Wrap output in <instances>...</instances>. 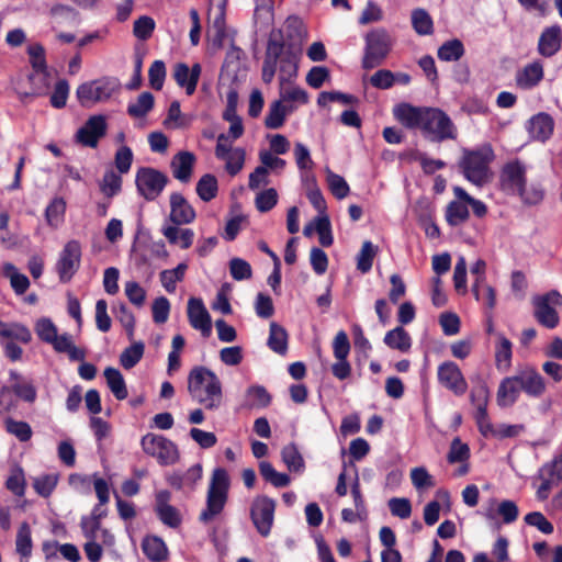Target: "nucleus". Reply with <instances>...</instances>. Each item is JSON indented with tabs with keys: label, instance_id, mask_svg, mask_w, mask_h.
<instances>
[{
	"label": "nucleus",
	"instance_id": "nucleus-55",
	"mask_svg": "<svg viewBox=\"0 0 562 562\" xmlns=\"http://www.w3.org/2000/svg\"><path fill=\"white\" fill-rule=\"evenodd\" d=\"M328 102H340L342 104H355L358 103V98L342 93L340 91H323L317 98V104L319 106H326Z\"/></svg>",
	"mask_w": 562,
	"mask_h": 562
},
{
	"label": "nucleus",
	"instance_id": "nucleus-44",
	"mask_svg": "<svg viewBox=\"0 0 562 562\" xmlns=\"http://www.w3.org/2000/svg\"><path fill=\"white\" fill-rule=\"evenodd\" d=\"M464 55V46L460 40L445 42L438 48V58L443 61H457Z\"/></svg>",
	"mask_w": 562,
	"mask_h": 562
},
{
	"label": "nucleus",
	"instance_id": "nucleus-24",
	"mask_svg": "<svg viewBox=\"0 0 562 562\" xmlns=\"http://www.w3.org/2000/svg\"><path fill=\"white\" fill-rule=\"evenodd\" d=\"M196 157L193 153L182 150L176 154L170 162L172 176L180 182L188 183L191 180Z\"/></svg>",
	"mask_w": 562,
	"mask_h": 562
},
{
	"label": "nucleus",
	"instance_id": "nucleus-20",
	"mask_svg": "<svg viewBox=\"0 0 562 562\" xmlns=\"http://www.w3.org/2000/svg\"><path fill=\"white\" fill-rule=\"evenodd\" d=\"M202 67L199 63L193 64L191 68L184 63H178L173 68V78L177 85L186 89L188 95L195 92Z\"/></svg>",
	"mask_w": 562,
	"mask_h": 562
},
{
	"label": "nucleus",
	"instance_id": "nucleus-23",
	"mask_svg": "<svg viewBox=\"0 0 562 562\" xmlns=\"http://www.w3.org/2000/svg\"><path fill=\"white\" fill-rule=\"evenodd\" d=\"M517 373L504 378L498 385L496 402L499 407H512L519 398L521 393Z\"/></svg>",
	"mask_w": 562,
	"mask_h": 562
},
{
	"label": "nucleus",
	"instance_id": "nucleus-40",
	"mask_svg": "<svg viewBox=\"0 0 562 562\" xmlns=\"http://www.w3.org/2000/svg\"><path fill=\"white\" fill-rule=\"evenodd\" d=\"M259 472L260 475L274 487H285L291 482L288 474L276 471L273 465L268 461H261L259 463Z\"/></svg>",
	"mask_w": 562,
	"mask_h": 562
},
{
	"label": "nucleus",
	"instance_id": "nucleus-12",
	"mask_svg": "<svg viewBox=\"0 0 562 562\" xmlns=\"http://www.w3.org/2000/svg\"><path fill=\"white\" fill-rule=\"evenodd\" d=\"M488 389L486 385H479L472 389L470 400L475 407L474 419L480 434L485 437H494L496 428L491 423L487 414Z\"/></svg>",
	"mask_w": 562,
	"mask_h": 562
},
{
	"label": "nucleus",
	"instance_id": "nucleus-38",
	"mask_svg": "<svg viewBox=\"0 0 562 562\" xmlns=\"http://www.w3.org/2000/svg\"><path fill=\"white\" fill-rule=\"evenodd\" d=\"M155 99L150 92H142L137 100L127 105V114L134 119L146 116L154 108Z\"/></svg>",
	"mask_w": 562,
	"mask_h": 562
},
{
	"label": "nucleus",
	"instance_id": "nucleus-1",
	"mask_svg": "<svg viewBox=\"0 0 562 562\" xmlns=\"http://www.w3.org/2000/svg\"><path fill=\"white\" fill-rule=\"evenodd\" d=\"M394 117L407 128H418L423 136L434 143L454 140L458 130L446 112L438 108L414 106L401 103L393 109Z\"/></svg>",
	"mask_w": 562,
	"mask_h": 562
},
{
	"label": "nucleus",
	"instance_id": "nucleus-61",
	"mask_svg": "<svg viewBox=\"0 0 562 562\" xmlns=\"http://www.w3.org/2000/svg\"><path fill=\"white\" fill-rule=\"evenodd\" d=\"M155 25L156 24L153 18L143 15L135 20L133 34L136 38L140 41H146L153 35Z\"/></svg>",
	"mask_w": 562,
	"mask_h": 562
},
{
	"label": "nucleus",
	"instance_id": "nucleus-33",
	"mask_svg": "<svg viewBox=\"0 0 562 562\" xmlns=\"http://www.w3.org/2000/svg\"><path fill=\"white\" fill-rule=\"evenodd\" d=\"M543 78V66L540 61H533L524 67L517 76V82L522 88H532Z\"/></svg>",
	"mask_w": 562,
	"mask_h": 562
},
{
	"label": "nucleus",
	"instance_id": "nucleus-56",
	"mask_svg": "<svg viewBox=\"0 0 562 562\" xmlns=\"http://www.w3.org/2000/svg\"><path fill=\"white\" fill-rule=\"evenodd\" d=\"M278 203V192L273 188L260 191L256 199L255 204L259 212L266 213L272 210Z\"/></svg>",
	"mask_w": 562,
	"mask_h": 562
},
{
	"label": "nucleus",
	"instance_id": "nucleus-41",
	"mask_svg": "<svg viewBox=\"0 0 562 562\" xmlns=\"http://www.w3.org/2000/svg\"><path fill=\"white\" fill-rule=\"evenodd\" d=\"M195 190L202 201L210 202L217 195V179L211 173H205L198 181Z\"/></svg>",
	"mask_w": 562,
	"mask_h": 562
},
{
	"label": "nucleus",
	"instance_id": "nucleus-54",
	"mask_svg": "<svg viewBox=\"0 0 562 562\" xmlns=\"http://www.w3.org/2000/svg\"><path fill=\"white\" fill-rule=\"evenodd\" d=\"M245 156L246 154L243 148H235L225 155V157H223L221 160L225 161L226 171L231 176H236L243 169Z\"/></svg>",
	"mask_w": 562,
	"mask_h": 562
},
{
	"label": "nucleus",
	"instance_id": "nucleus-7",
	"mask_svg": "<svg viewBox=\"0 0 562 562\" xmlns=\"http://www.w3.org/2000/svg\"><path fill=\"white\" fill-rule=\"evenodd\" d=\"M144 452L157 460L160 465H171L179 460L177 445L162 435L146 434L140 440Z\"/></svg>",
	"mask_w": 562,
	"mask_h": 562
},
{
	"label": "nucleus",
	"instance_id": "nucleus-50",
	"mask_svg": "<svg viewBox=\"0 0 562 562\" xmlns=\"http://www.w3.org/2000/svg\"><path fill=\"white\" fill-rule=\"evenodd\" d=\"M16 552L24 557L29 558L32 553V538H31V528L27 522H22L18 533H16Z\"/></svg>",
	"mask_w": 562,
	"mask_h": 562
},
{
	"label": "nucleus",
	"instance_id": "nucleus-63",
	"mask_svg": "<svg viewBox=\"0 0 562 562\" xmlns=\"http://www.w3.org/2000/svg\"><path fill=\"white\" fill-rule=\"evenodd\" d=\"M229 272L234 280L243 281L250 279L252 276V269L249 262L241 258H233L229 261Z\"/></svg>",
	"mask_w": 562,
	"mask_h": 562
},
{
	"label": "nucleus",
	"instance_id": "nucleus-28",
	"mask_svg": "<svg viewBox=\"0 0 562 562\" xmlns=\"http://www.w3.org/2000/svg\"><path fill=\"white\" fill-rule=\"evenodd\" d=\"M495 366L498 370H508L512 364L513 344L502 333H495Z\"/></svg>",
	"mask_w": 562,
	"mask_h": 562
},
{
	"label": "nucleus",
	"instance_id": "nucleus-34",
	"mask_svg": "<svg viewBox=\"0 0 562 562\" xmlns=\"http://www.w3.org/2000/svg\"><path fill=\"white\" fill-rule=\"evenodd\" d=\"M106 384L116 400L123 401L127 397L128 392L122 373L112 367L104 370Z\"/></svg>",
	"mask_w": 562,
	"mask_h": 562
},
{
	"label": "nucleus",
	"instance_id": "nucleus-36",
	"mask_svg": "<svg viewBox=\"0 0 562 562\" xmlns=\"http://www.w3.org/2000/svg\"><path fill=\"white\" fill-rule=\"evenodd\" d=\"M271 403V395L261 385H252L247 389L245 406L249 408H265Z\"/></svg>",
	"mask_w": 562,
	"mask_h": 562
},
{
	"label": "nucleus",
	"instance_id": "nucleus-39",
	"mask_svg": "<svg viewBox=\"0 0 562 562\" xmlns=\"http://www.w3.org/2000/svg\"><path fill=\"white\" fill-rule=\"evenodd\" d=\"M3 338L7 341L27 345L32 341V333L27 326L21 323H5Z\"/></svg>",
	"mask_w": 562,
	"mask_h": 562
},
{
	"label": "nucleus",
	"instance_id": "nucleus-26",
	"mask_svg": "<svg viewBox=\"0 0 562 562\" xmlns=\"http://www.w3.org/2000/svg\"><path fill=\"white\" fill-rule=\"evenodd\" d=\"M27 80L30 82L29 91H18L19 99L24 102L27 98L46 95L50 87L48 70L35 71L29 74Z\"/></svg>",
	"mask_w": 562,
	"mask_h": 562
},
{
	"label": "nucleus",
	"instance_id": "nucleus-59",
	"mask_svg": "<svg viewBox=\"0 0 562 562\" xmlns=\"http://www.w3.org/2000/svg\"><path fill=\"white\" fill-rule=\"evenodd\" d=\"M58 477L55 474H43L34 479L33 487L43 497H48L55 490Z\"/></svg>",
	"mask_w": 562,
	"mask_h": 562
},
{
	"label": "nucleus",
	"instance_id": "nucleus-6",
	"mask_svg": "<svg viewBox=\"0 0 562 562\" xmlns=\"http://www.w3.org/2000/svg\"><path fill=\"white\" fill-rule=\"evenodd\" d=\"M362 68L370 70L381 66L393 47V38L383 27H375L364 36Z\"/></svg>",
	"mask_w": 562,
	"mask_h": 562
},
{
	"label": "nucleus",
	"instance_id": "nucleus-31",
	"mask_svg": "<svg viewBox=\"0 0 562 562\" xmlns=\"http://www.w3.org/2000/svg\"><path fill=\"white\" fill-rule=\"evenodd\" d=\"M179 225L166 226L162 228V235L172 245H179L182 249L192 246L194 233L190 228H179Z\"/></svg>",
	"mask_w": 562,
	"mask_h": 562
},
{
	"label": "nucleus",
	"instance_id": "nucleus-27",
	"mask_svg": "<svg viewBox=\"0 0 562 562\" xmlns=\"http://www.w3.org/2000/svg\"><path fill=\"white\" fill-rule=\"evenodd\" d=\"M553 127L554 122L549 114L538 113L529 120L527 130L531 138L544 142L552 135Z\"/></svg>",
	"mask_w": 562,
	"mask_h": 562
},
{
	"label": "nucleus",
	"instance_id": "nucleus-25",
	"mask_svg": "<svg viewBox=\"0 0 562 562\" xmlns=\"http://www.w3.org/2000/svg\"><path fill=\"white\" fill-rule=\"evenodd\" d=\"M562 31L559 25L544 29L539 37L538 52L543 57L554 56L561 48Z\"/></svg>",
	"mask_w": 562,
	"mask_h": 562
},
{
	"label": "nucleus",
	"instance_id": "nucleus-35",
	"mask_svg": "<svg viewBox=\"0 0 562 562\" xmlns=\"http://www.w3.org/2000/svg\"><path fill=\"white\" fill-rule=\"evenodd\" d=\"M2 273L5 278L10 279L11 286L15 294L22 295L27 291L30 286L29 278L25 274L20 273L13 263H3Z\"/></svg>",
	"mask_w": 562,
	"mask_h": 562
},
{
	"label": "nucleus",
	"instance_id": "nucleus-15",
	"mask_svg": "<svg viewBox=\"0 0 562 562\" xmlns=\"http://www.w3.org/2000/svg\"><path fill=\"white\" fill-rule=\"evenodd\" d=\"M526 173L527 168L525 164L518 159L505 164L499 173L502 189L507 193L515 194L526 184Z\"/></svg>",
	"mask_w": 562,
	"mask_h": 562
},
{
	"label": "nucleus",
	"instance_id": "nucleus-57",
	"mask_svg": "<svg viewBox=\"0 0 562 562\" xmlns=\"http://www.w3.org/2000/svg\"><path fill=\"white\" fill-rule=\"evenodd\" d=\"M303 181L311 184L308 187V191H307V198H308L311 204L319 213H324L326 210V201H325L321 190L316 187L315 178L305 175V176H303Z\"/></svg>",
	"mask_w": 562,
	"mask_h": 562
},
{
	"label": "nucleus",
	"instance_id": "nucleus-2",
	"mask_svg": "<svg viewBox=\"0 0 562 562\" xmlns=\"http://www.w3.org/2000/svg\"><path fill=\"white\" fill-rule=\"evenodd\" d=\"M299 55L291 47H285L281 40L270 36L262 65V80L270 83L277 69L281 86L291 81L297 75Z\"/></svg>",
	"mask_w": 562,
	"mask_h": 562
},
{
	"label": "nucleus",
	"instance_id": "nucleus-5",
	"mask_svg": "<svg viewBox=\"0 0 562 562\" xmlns=\"http://www.w3.org/2000/svg\"><path fill=\"white\" fill-rule=\"evenodd\" d=\"M493 159L494 151L491 145H484L475 150H464L460 168L470 182L481 187L487 182L488 165Z\"/></svg>",
	"mask_w": 562,
	"mask_h": 562
},
{
	"label": "nucleus",
	"instance_id": "nucleus-18",
	"mask_svg": "<svg viewBox=\"0 0 562 562\" xmlns=\"http://www.w3.org/2000/svg\"><path fill=\"white\" fill-rule=\"evenodd\" d=\"M521 391L532 398H539L547 392L544 378L532 366H525L516 371Z\"/></svg>",
	"mask_w": 562,
	"mask_h": 562
},
{
	"label": "nucleus",
	"instance_id": "nucleus-4",
	"mask_svg": "<svg viewBox=\"0 0 562 562\" xmlns=\"http://www.w3.org/2000/svg\"><path fill=\"white\" fill-rule=\"evenodd\" d=\"M229 487L231 479L227 470L214 469L207 487L205 508L199 516L201 522L209 524L222 514L228 501Z\"/></svg>",
	"mask_w": 562,
	"mask_h": 562
},
{
	"label": "nucleus",
	"instance_id": "nucleus-17",
	"mask_svg": "<svg viewBox=\"0 0 562 562\" xmlns=\"http://www.w3.org/2000/svg\"><path fill=\"white\" fill-rule=\"evenodd\" d=\"M438 381L458 396L463 395L468 390V383L460 368L452 361H446L438 367Z\"/></svg>",
	"mask_w": 562,
	"mask_h": 562
},
{
	"label": "nucleus",
	"instance_id": "nucleus-62",
	"mask_svg": "<svg viewBox=\"0 0 562 562\" xmlns=\"http://www.w3.org/2000/svg\"><path fill=\"white\" fill-rule=\"evenodd\" d=\"M327 183L330 192L338 200L346 198L349 194V186L347 181L339 175L328 171Z\"/></svg>",
	"mask_w": 562,
	"mask_h": 562
},
{
	"label": "nucleus",
	"instance_id": "nucleus-45",
	"mask_svg": "<svg viewBox=\"0 0 562 562\" xmlns=\"http://www.w3.org/2000/svg\"><path fill=\"white\" fill-rule=\"evenodd\" d=\"M144 350L145 345L142 341L134 342L121 353V366L126 370L134 368L143 358Z\"/></svg>",
	"mask_w": 562,
	"mask_h": 562
},
{
	"label": "nucleus",
	"instance_id": "nucleus-58",
	"mask_svg": "<svg viewBox=\"0 0 562 562\" xmlns=\"http://www.w3.org/2000/svg\"><path fill=\"white\" fill-rule=\"evenodd\" d=\"M470 458V448L467 443H463L459 437L451 441L450 450L448 453L449 463L465 462Z\"/></svg>",
	"mask_w": 562,
	"mask_h": 562
},
{
	"label": "nucleus",
	"instance_id": "nucleus-21",
	"mask_svg": "<svg viewBox=\"0 0 562 562\" xmlns=\"http://www.w3.org/2000/svg\"><path fill=\"white\" fill-rule=\"evenodd\" d=\"M188 318L190 325L209 336L212 329L211 317L201 299L191 297L188 301Z\"/></svg>",
	"mask_w": 562,
	"mask_h": 562
},
{
	"label": "nucleus",
	"instance_id": "nucleus-30",
	"mask_svg": "<svg viewBox=\"0 0 562 562\" xmlns=\"http://www.w3.org/2000/svg\"><path fill=\"white\" fill-rule=\"evenodd\" d=\"M144 554L153 562H162L167 559L168 549L164 540L156 536L145 537L142 542Z\"/></svg>",
	"mask_w": 562,
	"mask_h": 562
},
{
	"label": "nucleus",
	"instance_id": "nucleus-53",
	"mask_svg": "<svg viewBox=\"0 0 562 562\" xmlns=\"http://www.w3.org/2000/svg\"><path fill=\"white\" fill-rule=\"evenodd\" d=\"M34 330L38 338L46 344H50L56 340L57 336V327L55 324L47 317H42L36 321Z\"/></svg>",
	"mask_w": 562,
	"mask_h": 562
},
{
	"label": "nucleus",
	"instance_id": "nucleus-16",
	"mask_svg": "<svg viewBox=\"0 0 562 562\" xmlns=\"http://www.w3.org/2000/svg\"><path fill=\"white\" fill-rule=\"evenodd\" d=\"M10 386H2L0 390V404L4 402L5 396L13 392L19 398L26 403H34L37 397V391L33 382L26 380L19 372L11 370L9 372Z\"/></svg>",
	"mask_w": 562,
	"mask_h": 562
},
{
	"label": "nucleus",
	"instance_id": "nucleus-47",
	"mask_svg": "<svg viewBox=\"0 0 562 562\" xmlns=\"http://www.w3.org/2000/svg\"><path fill=\"white\" fill-rule=\"evenodd\" d=\"M282 460L292 472H300L304 469V460L294 443H289L281 451Z\"/></svg>",
	"mask_w": 562,
	"mask_h": 562
},
{
	"label": "nucleus",
	"instance_id": "nucleus-46",
	"mask_svg": "<svg viewBox=\"0 0 562 562\" xmlns=\"http://www.w3.org/2000/svg\"><path fill=\"white\" fill-rule=\"evenodd\" d=\"M468 204L459 201H451L446 210V220L449 225L458 226L469 218Z\"/></svg>",
	"mask_w": 562,
	"mask_h": 562
},
{
	"label": "nucleus",
	"instance_id": "nucleus-13",
	"mask_svg": "<svg viewBox=\"0 0 562 562\" xmlns=\"http://www.w3.org/2000/svg\"><path fill=\"white\" fill-rule=\"evenodd\" d=\"M108 123L104 115H91L77 131L75 140L86 147L95 148L99 140L105 136Z\"/></svg>",
	"mask_w": 562,
	"mask_h": 562
},
{
	"label": "nucleus",
	"instance_id": "nucleus-8",
	"mask_svg": "<svg viewBox=\"0 0 562 562\" xmlns=\"http://www.w3.org/2000/svg\"><path fill=\"white\" fill-rule=\"evenodd\" d=\"M562 305V295L552 290L532 297L533 317L543 327L553 329L559 325L560 317L555 307Z\"/></svg>",
	"mask_w": 562,
	"mask_h": 562
},
{
	"label": "nucleus",
	"instance_id": "nucleus-60",
	"mask_svg": "<svg viewBox=\"0 0 562 562\" xmlns=\"http://www.w3.org/2000/svg\"><path fill=\"white\" fill-rule=\"evenodd\" d=\"M472 292L476 300L482 301L483 304L486 305V307L492 310L495 306V291L491 285L486 284L485 282H474L472 286Z\"/></svg>",
	"mask_w": 562,
	"mask_h": 562
},
{
	"label": "nucleus",
	"instance_id": "nucleus-49",
	"mask_svg": "<svg viewBox=\"0 0 562 562\" xmlns=\"http://www.w3.org/2000/svg\"><path fill=\"white\" fill-rule=\"evenodd\" d=\"M375 255V246L370 240H366L357 256V269L362 273H368L372 268Z\"/></svg>",
	"mask_w": 562,
	"mask_h": 562
},
{
	"label": "nucleus",
	"instance_id": "nucleus-51",
	"mask_svg": "<svg viewBox=\"0 0 562 562\" xmlns=\"http://www.w3.org/2000/svg\"><path fill=\"white\" fill-rule=\"evenodd\" d=\"M121 176L114 172L113 170L105 171L100 183V190L102 191V193L108 198H112L121 191Z\"/></svg>",
	"mask_w": 562,
	"mask_h": 562
},
{
	"label": "nucleus",
	"instance_id": "nucleus-37",
	"mask_svg": "<svg viewBox=\"0 0 562 562\" xmlns=\"http://www.w3.org/2000/svg\"><path fill=\"white\" fill-rule=\"evenodd\" d=\"M268 346L272 351L279 355H284L288 350V333L276 322L270 324Z\"/></svg>",
	"mask_w": 562,
	"mask_h": 562
},
{
	"label": "nucleus",
	"instance_id": "nucleus-19",
	"mask_svg": "<svg viewBox=\"0 0 562 562\" xmlns=\"http://www.w3.org/2000/svg\"><path fill=\"white\" fill-rule=\"evenodd\" d=\"M155 512L158 518L168 527L177 528L181 524V516L179 510L169 504L171 494L167 490L156 493Z\"/></svg>",
	"mask_w": 562,
	"mask_h": 562
},
{
	"label": "nucleus",
	"instance_id": "nucleus-10",
	"mask_svg": "<svg viewBox=\"0 0 562 562\" xmlns=\"http://www.w3.org/2000/svg\"><path fill=\"white\" fill-rule=\"evenodd\" d=\"M168 182L169 179L164 172L150 167L139 168L136 172L137 191L146 201L156 200Z\"/></svg>",
	"mask_w": 562,
	"mask_h": 562
},
{
	"label": "nucleus",
	"instance_id": "nucleus-14",
	"mask_svg": "<svg viewBox=\"0 0 562 562\" xmlns=\"http://www.w3.org/2000/svg\"><path fill=\"white\" fill-rule=\"evenodd\" d=\"M81 246L78 240H69L59 254L56 271L61 282H68L80 266Z\"/></svg>",
	"mask_w": 562,
	"mask_h": 562
},
{
	"label": "nucleus",
	"instance_id": "nucleus-43",
	"mask_svg": "<svg viewBox=\"0 0 562 562\" xmlns=\"http://www.w3.org/2000/svg\"><path fill=\"white\" fill-rule=\"evenodd\" d=\"M187 269L188 265L181 262L175 269L160 272V281L167 292L172 293L176 291V284L183 280Z\"/></svg>",
	"mask_w": 562,
	"mask_h": 562
},
{
	"label": "nucleus",
	"instance_id": "nucleus-32",
	"mask_svg": "<svg viewBox=\"0 0 562 562\" xmlns=\"http://www.w3.org/2000/svg\"><path fill=\"white\" fill-rule=\"evenodd\" d=\"M383 341L389 348L396 349L401 352H408L412 347V338L402 326L389 330Z\"/></svg>",
	"mask_w": 562,
	"mask_h": 562
},
{
	"label": "nucleus",
	"instance_id": "nucleus-48",
	"mask_svg": "<svg viewBox=\"0 0 562 562\" xmlns=\"http://www.w3.org/2000/svg\"><path fill=\"white\" fill-rule=\"evenodd\" d=\"M412 24L415 32L419 35H429L434 32L432 19L424 9H416L413 11Z\"/></svg>",
	"mask_w": 562,
	"mask_h": 562
},
{
	"label": "nucleus",
	"instance_id": "nucleus-29",
	"mask_svg": "<svg viewBox=\"0 0 562 562\" xmlns=\"http://www.w3.org/2000/svg\"><path fill=\"white\" fill-rule=\"evenodd\" d=\"M294 111L293 106L283 104L281 100L273 101L265 119L267 128L278 130L283 126L286 115Z\"/></svg>",
	"mask_w": 562,
	"mask_h": 562
},
{
	"label": "nucleus",
	"instance_id": "nucleus-52",
	"mask_svg": "<svg viewBox=\"0 0 562 562\" xmlns=\"http://www.w3.org/2000/svg\"><path fill=\"white\" fill-rule=\"evenodd\" d=\"M4 424L5 430L22 442L29 441L33 435L32 428L26 422L7 418Z\"/></svg>",
	"mask_w": 562,
	"mask_h": 562
},
{
	"label": "nucleus",
	"instance_id": "nucleus-9",
	"mask_svg": "<svg viewBox=\"0 0 562 562\" xmlns=\"http://www.w3.org/2000/svg\"><path fill=\"white\" fill-rule=\"evenodd\" d=\"M120 83L115 78H101L85 82L77 88L76 94L82 106L102 102L119 90Z\"/></svg>",
	"mask_w": 562,
	"mask_h": 562
},
{
	"label": "nucleus",
	"instance_id": "nucleus-64",
	"mask_svg": "<svg viewBox=\"0 0 562 562\" xmlns=\"http://www.w3.org/2000/svg\"><path fill=\"white\" fill-rule=\"evenodd\" d=\"M149 85L153 89L159 91L164 87L166 79V66L162 60H155L148 70Z\"/></svg>",
	"mask_w": 562,
	"mask_h": 562
},
{
	"label": "nucleus",
	"instance_id": "nucleus-11",
	"mask_svg": "<svg viewBox=\"0 0 562 562\" xmlns=\"http://www.w3.org/2000/svg\"><path fill=\"white\" fill-rule=\"evenodd\" d=\"M276 501L266 496H256L250 506L251 521L262 537H268L274 521Z\"/></svg>",
	"mask_w": 562,
	"mask_h": 562
},
{
	"label": "nucleus",
	"instance_id": "nucleus-3",
	"mask_svg": "<svg viewBox=\"0 0 562 562\" xmlns=\"http://www.w3.org/2000/svg\"><path fill=\"white\" fill-rule=\"evenodd\" d=\"M188 392L206 409L215 411L223 403L222 383L217 375L205 367H194L188 376Z\"/></svg>",
	"mask_w": 562,
	"mask_h": 562
},
{
	"label": "nucleus",
	"instance_id": "nucleus-22",
	"mask_svg": "<svg viewBox=\"0 0 562 562\" xmlns=\"http://www.w3.org/2000/svg\"><path fill=\"white\" fill-rule=\"evenodd\" d=\"M169 218L175 225L190 224L195 218V211L193 206L181 193L173 192L170 195Z\"/></svg>",
	"mask_w": 562,
	"mask_h": 562
},
{
	"label": "nucleus",
	"instance_id": "nucleus-42",
	"mask_svg": "<svg viewBox=\"0 0 562 562\" xmlns=\"http://www.w3.org/2000/svg\"><path fill=\"white\" fill-rule=\"evenodd\" d=\"M66 202L63 198H54L45 210V218L49 226L57 228L64 221Z\"/></svg>",
	"mask_w": 562,
	"mask_h": 562
}]
</instances>
